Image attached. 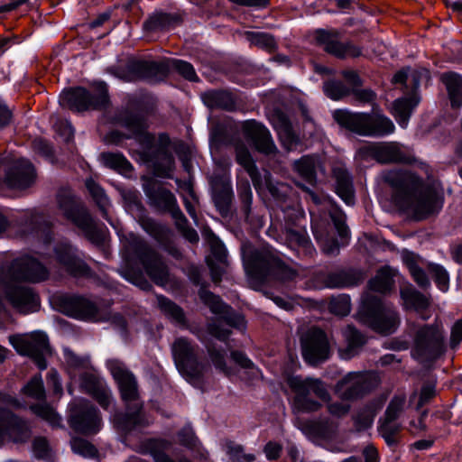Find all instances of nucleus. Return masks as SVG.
<instances>
[{
	"label": "nucleus",
	"mask_w": 462,
	"mask_h": 462,
	"mask_svg": "<svg viewBox=\"0 0 462 462\" xmlns=\"http://www.w3.org/2000/svg\"><path fill=\"white\" fill-rule=\"evenodd\" d=\"M381 177L393 189L396 206L415 220L425 219L443 208V189L437 182L426 185L414 172L405 170L383 171Z\"/></svg>",
	"instance_id": "f257e3e1"
},
{
	"label": "nucleus",
	"mask_w": 462,
	"mask_h": 462,
	"mask_svg": "<svg viewBox=\"0 0 462 462\" xmlns=\"http://www.w3.org/2000/svg\"><path fill=\"white\" fill-rule=\"evenodd\" d=\"M118 122L131 132L126 138H134L144 150L149 160L153 162L154 173L162 178L171 179L175 168V161L170 152L171 140L167 134H160L158 138L146 132L147 124L143 116L123 112Z\"/></svg>",
	"instance_id": "f03ea898"
},
{
	"label": "nucleus",
	"mask_w": 462,
	"mask_h": 462,
	"mask_svg": "<svg viewBox=\"0 0 462 462\" xmlns=\"http://www.w3.org/2000/svg\"><path fill=\"white\" fill-rule=\"evenodd\" d=\"M106 365L118 384L121 398L126 406L125 414L116 413L113 416L115 424L124 431L143 426L145 421L142 414L143 402L135 376L119 360H108Z\"/></svg>",
	"instance_id": "7ed1b4c3"
},
{
	"label": "nucleus",
	"mask_w": 462,
	"mask_h": 462,
	"mask_svg": "<svg viewBox=\"0 0 462 462\" xmlns=\"http://www.w3.org/2000/svg\"><path fill=\"white\" fill-rule=\"evenodd\" d=\"M289 386L294 392L293 407L298 411L311 412L321 408L320 402L311 399L310 394L315 395L327 402V409L330 415L337 418L346 416L351 406L342 402H330V394L326 384L320 379L294 376L289 379Z\"/></svg>",
	"instance_id": "20e7f679"
},
{
	"label": "nucleus",
	"mask_w": 462,
	"mask_h": 462,
	"mask_svg": "<svg viewBox=\"0 0 462 462\" xmlns=\"http://www.w3.org/2000/svg\"><path fill=\"white\" fill-rule=\"evenodd\" d=\"M242 258L245 272L260 281L273 277L282 282H296L298 272L285 264L278 256L266 250L243 246Z\"/></svg>",
	"instance_id": "39448f33"
},
{
	"label": "nucleus",
	"mask_w": 462,
	"mask_h": 462,
	"mask_svg": "<svg viewBox=\"0 0 462 462\" xmlns=\"http://www.w3.org/2000/svg\"><path fill=\"white\" fill-rule=\"evenodd\" d=\"M333 118L342 127L361 136L379 138L395 131L393 122L379 111L353 113L337 109L334 111Z\"/></svg>",
	"instance_id": "423d86ee"
},
{
	"label": "nucleus",
	"mask_w": 462,
	"mask_h": 462,
	"mask_svg": "<svg viewBox=\"0 0 462 462\" xmlns=\"http://www.w3.org/2000/svg\"><path fill=\"white\" fill-rule=\"evenodd\" d=\"M61 312L67 316L92 322L110 321L123 334L126 331V321L120 314H108L98 309L97 304L88 298L79 295H66L60 299Z\"/></svg>",
	"instance_id": "0eeeda50"
},
{
	"label": "nucleus",
	"mask_w": 462,
	"mask_h": 462,
	"mask_svg": "<svg viewBox=\"0 0 462 462\" xmlns=\"http://www.w3.org/2000/svg\"><path fill=\"white\" fill-rule=\"evenodd\" d=\"M124 247L127 261L135 257L143 266L149 277L157 284L163 285L169 278V272L162 257L139 236L130 233Z\"/></svg>",
	"instance_id": "6e6552de"
},
{
	"label": "nucleus",
	"mask_w": 462,
	"mask_h": 462,
	"mask_svg": "<svg viewBox=\"0 0 462 462\" xmlns=\"http://www.w3.org/2000/svg\"><path fill=\"white\" fill-rule=\"evenodd\" d=\"M173 359L180 374L190 384L198 386L210 371V365L199 360L198 346L185 337L177 338L171 347Z\"/></svg>",
	"instance_id": "1a4fd4ad"
},
{
	"label": "nucleus",
	"mask_w": 462,
	"mask_h": 462,
	"mask_svg": "<svg viewBox=\"0 0 462 462\" xmlns=\"http://www.w3.org/2000/svg\"><path fill=\"white\" fill-rule=\"evenodd\" d=\"M173 359L180 374L190 384L198 386L210 371V365L199 360L198 346L185 337L177 338L171 347Z\"/></svg>",
	"instance_id": "9d476101"
},
{
	"label": "nucleus",
	"mask_w": 462,
	"mask_h": 462,
	"mask_svg": "<svg viewBox=\"0 0 462 462\" xmlns=\"http://www.w3.org/2000/svg\"><path fill=\"white\" fill-rule=\"evenodd\" d=\"M360 320L375 332L389 335L393 333L398 325L399 318L395 310L385 304L378 297L365 294L359 310Z\"/></svg>",
	"instance_id": "9b49d317"
},
{
	"label": "nucleus",
	"mask_w": 462,
	"mask_h": 462,
	"mask_svg": "<svg viewBox=\"0 0 462 462\" xmlns=\"http://www.w3.org/2000/svg\"><path fill=\"white\" fill-rule=\"evenodd\" d=\"M443 328L437 325L420 327L413 337L411 356L421 364H428L439 358L445 352Z\"/></svg>",
	"instance_id": "f8f14e48"
},
{
	"label": "nucleus",
	"mask_w": 462,
	"mask_h": 462,
	"mask_svg": "<svg viewBox=\"0 0 462 462\" xmlns=\"http://www.w3.org/2000/svg\"><path fill=\"white\" fill-rule=\"evenodd\" d=\"M58 202L64 216L71 220L95 244L104 241L106 234L103 227L94 222L88 210L70 195H59Z\"/></svg>",
	"instance_id": "ddd939ff"
},
{
	"label": "nucleus",
	"mask_w": 462,
	"mask_h": 462,
	"mask_svg": "<svg viewBox=\"0 0 462 462\" xmlns=\"http://www.w3.org/2000/svg\"><path fill=\"white\" fill-rule=\"evenodd\" d=\"M60 103L76 112L105 107L108 103L107 87L104 83H99L93 91L80 87L63 91L60 97Z\"/></svg>",
	"instance_id": "4468645a"
},
{
	"label": "nucleus",
	"mask_w": 462,
	"mask_h": 462,
	"mask_svg": "<svg viewBox=\"0 0 462 462\" xmlns=\"http://www.w3.org/2000/svg\"><path fill=\"white\" fill-rule=\"evenodd\" d=\"M357 152L364 159L371 158L382 164L415 162L411 151L398 142L369 143L360 147Z\"/></svg>",
	"instance_id": "2eb2a0df"
},
{
	"label": "nucleus",
	"mask_w": 462,
	"mask_h": 462,
	"mask_svg": "<svg viewBox=\"0 0 462 462\" xmlns=\"http://www.w3.org/2000/svg\"><path fill=\"white\" fill-rule=\"evenodd\" d=\"M9 341L19 354L30 356L40 370L47 368L46 356L50 354L51 348L44 332L10 336Z\"/></svg>",
	"instance_id": "dca6fc26"
},
{
	"label": "nucleus",
	"mask_w": 462,
	"mask_h": 462,
	"mask_svg": "<svg viewBox=\"0 0 462 462\" xmlns=\"http://www.w3.org/2000/svg\"><path fill=\"white\" fill-rule=\"evenodd\" d=\"M69 424L84 435L97 433L102 427L99 411L88 400H75L69 406Z\"/></svg>",
	"instance_id": "f3484780"
},
{
	"label": "nucleus",
	"mask_w": 462,
	"mask_h": 462,
	"mask_svg": "<svg viewBox=\"0 0 462 462\" xmlns=\"http://www.w3.org/2000/svg\"><path fill=\"white\" fill-rule=\"evenodd\" d=\"M0 276L14 281L41 282L48 279L49 271L37 259L26 254L13 260L8 273Z\"/></svg>",
	"instance_id": "a211bd4d"
},
{
	"label": "nucleus",
	"mask_w": 462,
	"mask_h": 462,
	"mask_svg": "<svg viewBox=\"0 0 462 462\" xmlns=\"http://www.w3.org/2000/svg\"><path fill=\"white\" fill-rule=\"evenodd\" d=\"M374 376L369 373L350 372L335 385V393L341 401H355L374 386Z\"/></svg>",
	"instance_id": "6ab92c4d"
},
{
	"label": "nucleus",
	"mask_w": 462,
	"mask_h": 462,
	"mask_svg": "<svg viewBox=\"0 0 462 462\" xmlns=\"http://www.w3.org/2000/svg\"><path fill=\"white\" fill-rule=\"evenodd\" d=\"M316 42L326 52L339 58H357L362 55V48L352 42H339V32L336 30L319 29L315 32Z\"/></svg>",
	"instance_id": "aec40b11"
},
{
	"label": "nucleus",
	"mask_w": 462,
	"mask_h": 462,
	"mask_svg": "<svg viewBox=\"0 0 462 462\" xmlns=\"http://www.w3.org/2000/svg\"><path fill=\"white\" fill-rule=\"evenodd\" d=\"M7 278L0 276V291H4L11 305L22 314L35 312L40 308V298L28 286L9 287Z\"/></svg>",
	"instance_id": "412c9836"
},
{
	"label": "nucleus",
	"mask_w": 462,
	"mask_h": 462,
	"mask_svg": "<svg viewBox=\"0 0 462 462\" xmlns=\"http://www.w3.org/2000/svg\"><path fill=\"white\" fill-rule=\"evenodd\" d=\"M301 346L304 359L312 365L329 357L330 346L327 335L319 328H310L302 338Z\"/></svg>",
	"instance_id": "4be33fe9"
},
{
	"label": "nucleus",
	"mask_w": 462,
	"mask_h": 462,
	"mask_svg": "<svg viewBox=\"0 0 462 462\" xmlns=\"http://www.w3.org/2000/svg\"><path fill=\"white\" fill-rule=\"evenodd\" d=\"M329 215L340 237V243L335 239H330L328 236L322 234L313 221L311 228L315 238L321 246L322 251L327 254H336L338 253L340 245L344 246L348 244L349 229L346 225V217L341 211L335 210L330 212Z\"/></svg>",
	"instance_id": "5701e85b"
},
{
	"label": "nucleus",
	"mask_w": 462,
	"mask_h": 462,
	"mask_svg": "<svg viewBox=\"0 0 462 462\" xmlns=\"http://www.w3.org/2000/svg\"><path fill=\"white\" fill-rule=\"evenodd\" d=\"M30 438L28 424L10 411L0 408V446L5 442H25Z\"/></svg>",
	"instance_id": "b1692460"
},
{
	"label": "nucleus",
	"mask_w": 462,
	"mask_h": 462,
	"mask_svg": "<svg viewBox=\"0 0 462 462\" xmlns=\"http://www.w3.org/2000/svg\"><path fill=\"white\" fill-rule=\"evenodd\" d=\"M241 130L245 138L251 142L258 152L266 155L278 152L272 134L263 124L256 120H246L242 123Z\"/></svg>",
	"instance_id": "393cba45"
},
{
	"label": "nucleus",
	"mask_w": 462,
	"mask_h": 462,
	"mask_svg": "<svg viewBox=\"0 0 462 462\" xmlns=\"http://www.w3.org/2000/svg\"><path fill=\"white\" fill-rule=\"evenodd\" d=\"M54 256L59 264H60L71 275L88 276L90 269L81 259L78 251L69 243L62 242L55 245Z\"/></svg>",
	"instance_id": "a878e982"
},
{
	"label": "nucleus",
	"mask_w": 462,
	"mask_h": 462,
	"mask_svg": "<svg viewBox=\"0 0 462 462\" xmlns=\"http://www.w3.org/2000/svg\"><path fill=\"white\" fill-rule=\"evenodd\" d=\"M236 162L246 171L250 176L255 189L266 188L271 192L273 191V186L271 180V173L264 171L262 174L252 158V155L245 144L236 146Z\"/></svg>",
	"instance_id": "bb28decb"
},
{
	"label": "nucleus",
	"mask_w": 462,
	"mask_h": 462,
	"mask_svg": "<svg viewBox=\"0 0 462 462\" xmlns=\"http://www.w3.org/2000/svg\"><path fill=\"white\" fill-rule=\"evenodd\" d=\"M80 386L104 410L109 409L113 402L112 392L103 380L93 374L84 373L80 375Z\"/></svg>",
	"instance_id": "cd10ccee"
},
{
	"label": "nucleus",
	"mask_w": 462,
	"mask_h": 462,
	"mask_svg": "<svg viewBox=\"0 0 462 462\" xmlns=\"http://www.w3.org/2000/svg\"><path fill=\"white\" fill-rule=\"evenodd\" d=\"M35 179L32 164L25 159H19L8 169L5 177V184L12 189H25Z\"/></svg>",
	"instance_id": "c85d7f7f"
},
{
	"label": "nucleus",
	"mask_w": 462,
	"mask_h": 462,
	"mask_svg": "<svg viewBox=\"0 0 462 462\" xmlns=\"http://www.w3.org/2000/svg\"><path fill=\"white\" fill-rule=\"evenodd\" d=\"M269 121L277 132L280 142L284 149L291 151L299 143V137L293 131L288 116L281 110L274 109L268 116Z\"/></svg>",
	"instance_id": "c756f323"
},
{
	"label": "nucleus",
	"mask_w": 462,
	"mask_h": 462,
	"mask_svg": "<svg viewBox=\"0 0 462 462\" xmlns=\"http://www.w3.org/2000/svg\"><path fill=\"white\" fill-rule=\"evenodd\" d=\"M144 192L151 205L158 210L171 213L179 207L174 194L154 181L144 187Z\"/></svg>",
	"instance_id": "7c9ffc66"
},
{
	"label": "nucleus",
	"mask_w": 462,
	"mask_h": 462,
	"mask_svg": "<svg viewBox=\"0 0 462 462\" xmlns=\"http://www.w3.org/2000/svg\"><path fill=\"white\" fill-rule=\"evenodd\" d=\"M383 399L374 400L356 411L352 416L356 431H365L372 427L377 412L383 405Z\"/></svg>",
	"instance_id": "2f4dec72"
},
{
	"label": "nucleus",
	"mask_w": 462,
	"mask_h": 462,
	"mask_svg": "<svg viewBox=\"0 0 462 462\" xmlns=\"http://www.w3.org/2000/svg\"><path fill=\"white\" fill-rule=\"evenodd\" d=\"M333 177L336 181V193L346 205L355 203L353 180L348 171L343 166L333 168Z\"/></svg>",
	"instance_id": "473e14b6"
},
{
	"label": "nucleus",
	"mask_w": 462,
	"mask_h": 462,
	"mask_svg": "<svg viewBox=\"0 0 462 462\" xmlns=\"http://www.w3.org/2000/svg\"><path fill=\"white\" fill-rule=\"evenodd\" d=\"M293 170L309 184L314 186L317 182V172L322 170L319 156L304 155L293 162Z\"/></svg>",
	"instance_id": "72a5a7b5"
},
{
	"label": "nucleus",
	"mask_w": 462,
	"mask_h": 462,
	"mask_svg": "<svg viewBox=\"0 0 462 462\" xmlns=\"http://www.w3.org/2000/svg\"><path fill=\"white\" fill-rule=\"evenodd\" d=\"M419 102V97L413 94L409 97L398 98L393 103L391 113L402 128L407 127L412 110Z\"/></svg>",
	"instance_id": "f704fd0d"
},
{
	"label": "nucleus",
	"mask_w": 462,
	"mask_h": 462,
	"mask_svg": "<svg viewBox=\"0 0 462 462\" xmlns=\"http://www.w3.org/2000/svg\"><path fill=\"white\" fill-rule=\"evenodd\" d=\"M342 335L346 340V346L339 349V356L342 359L347 360L357 355L365 340V337L350 325L346 326L342 330Z\"/></svg>",
	"instance_id": "c9c22d12"
},
{
	"label": "nucleus",
	"mask_w": 462,
	"mask_h": 462,
	"mask_svg": "<svg viewBox=\"0 0 462 462\" xmlns=\"http://www.w3.org/2000/svg\"><path fill=\"white\" fill-rule=\"evenodd\" d=\"M440 79L447 88L451 106L459 108L462 106V77L455 72H446Z\"/></svg>",
	"instance_id": "e433bc0d"
},
{
	"label": "nucleus",
	"mask_w": 462,
	"mask_h": 462,
	"mask_svg": "<svg viewBox=\"0 0 462 462\" xmlns=\"http://www.w3.org/2000/svg\"><path fill=\"white\" fill-rule=\"evenodd\" d=\"M402 259L414 282L421 288L430 286V281L422 267L423 260L412 253L405 254Z\"/></svg>",
	"instance_id": "4c0bfd02"
},
{
	"label": "nucleus",
	"mask_w": 462,
	"mask_h": 462,
	"mask_svg": "<svg viewBox=\"0 0 462 462\" xmlns=\"http://www.w3.org/2000/svg\"><path fill=\"white\" fill-rule=\"evenodd\" d=\"M203 100L211 108H221L227 111H232L236 108V102L232 95L226 91H208L203 95Z\"/></svg>",
	"instance_id": "58836bf2"
},
{
	"label": "nucleus",
	"mask_w": 462,
	"mask_h": 462,
	"mask_svg": "<svg viewBox=\"0 0 462 462\" xmlns=\"http://www.w3.org/2000/svg\"><path fill=\"white\" fill-rule=\"evenodd\" d=\"M402 426L396 420L381 418L379 420L378 433L388 446H395L399 442Z\"/></svg>",
	"instance_id": "ea45409f"
},
{
	"label": "nucleus",
	"mask_w": 462,
	"mask_h": 462,
	"mask_svg": "<svg viewBox=\"0 0 462 462\" xmlns=\"http://www.w3.org/2000/svg\"><path fill=\"white\" fill-rule=\"evenodd\" d=\"M401 297L406 309H413L416 311L426 310L430 304L429 299L412 287L402 289Z\"/></svg>",
	"instance_id": "a19ab883"
},
{
	"label": "nucleus",
	"mask_w": 462,
	"mask_h": 462,
	"mask_svg": "<svg viewBox=\"0 0 462 462\" xmlns=\"http://www.w3.org/2000/svg\"><path fill=\"white\" fill-rule=\"evenodd\" d=\"M359 276L350 271L330 273L326 278V286L328 288H344L356 285Z\"/></svg>",
	"instance_id": "79ce46f5"
},
{
	"label": "nucleus",
	"mask_w": 462,
	"mask_h": 462,
	"mask_svg": "<svg viewBox=\"0 0 462 462\" xmlns=\"http://www.w3.org/2000/svg\"><path fill=\"white\" fill-rule=\"evenodd\" d=\"M393 272L389 267L381 268L369 281V289L373 291L386 293L393 286Z\"/></svg>",
	"instance_id": "37998d69"
},
{
	"label": "nucleus",
	"mask_w": 462,
	"mask_h": 462,
	"mask_svg": "<svg viewBox=\"0 0 462 462\" xmlns=\"http://www.w3.org/2000/svg\"><path fill=\"white\" fill-rule=\"evenodd\" d=\"M86 187L89 191L91 197L95 200L96 204L101 210L103 217L113 226L112 221L108 217V208L110 207V201L106 195L104 189L92 179L86 180Z\"/></svg>",
	"instance_id": "c03bdc74"
},
{
	"label": "nucleus",
	"mask_w": 462,
	"mask_h": 462,
	"mask_svg": "<svg viewBox=\"0 0 462 462\" xmlns=\"http://www.w3.org/2000/svg\"><path fill=\"white\" fill-rule=\"evenodd\" d=\"M86 187L89 191L91 197L95 200L96 204L101 210L103 217L113 226L112 221L108 217V208L110 207V201L106 195L104 189L92 179L86 180Z\"/></svg>",
	"instance_id": "a18cd8bd"
},
{
	"label": "nucleus",
	"mask_w": 462,
	"mask_h": 462,
	"mask_svg": "<svg viewBox=\"0 0 462 462\" xmlns=\"http://www.w3.org/2000/svg\"><path fill=\"white\" fill-rule=\"evenodd\" d=\"M101 159L104 165L113 169L120 173L127 174L133 170L132 164L121 153L117 152H103Z\"/></svg>",
	"instance_id": "49530a36"
},
{
	"label": "nucleus",
	"mask_w": 462,
	"mask_h": 462,
	"mask_svg": "<svg viewBox=\"0 0 462 462\" xmlns=\"http://www.w3.org/2000/svg\"><path fill=\"white\" fill-rule=\"evenodd\" d=\"M206 348L215 368L226 375H230L231 369L226 365V351L221 347H217L213 343L207 344Z\"/></svg>",
	"instance_id": "de8ad7c7"
},
{
	"label": "nucleus",
	"mask_w": 462,
	"mask_h": 462,
	"mask_svg": "<svg viewBox=\"0 0 462 462\" xmlns=\"http://www.w3.org/2000/svg\"><path fill=\"white\" fill-rule=\"evenodd\" d=\"M171 215L175 221L176 227L182 236L190 243H197L199 241V235L194 228L189 226L188 219L181 212L180 207L175 208V209L171 212Z\"/></svg>",
	"instance_id": "09e8293b"
},
{
	"label": "nucleus",
	"mask_w": 462,
	"mask_h": 462,
	"mask_svg": "<svg viewBox=\"0 0 462 462\" xmlns=\"http://www.w3.org/2000/svg\"><path fill=\"white\" fill-rule=\"evenodd\" d=\"M158 304L161 310L175 323L179 325L186 324L185 315L182 309L174 302L163 296H160L158 297Z\"/></svg>",
	"instance_id": "8fccbe9b"
},
{
	"label": "nucleus",
	"mask_w": 462,
	"mask_h": 462,
	"mask_svg": "<svg viewBox=\"0 0 462 462\" xmlns=\"http://www.w3.org/2000/svg\"><path fill=\"white\" fill-rule=\"evenodd\" d=\"M245 37L250 44L265 50L269 52L273 51L276 48L275 40L269 33L262 32H246Z\"/></svg>",
	"instance_id": "3c124183"
},
{
	"label": "nucleus",
	"mask_w": 462,
	"mask_h": 462,
	"mask_svg": "<svg viewBox=\"0 0 462 462\" xmlns=\"http://www.w3.org/2000/svg\"><path fill=\"white\" fill-rule=\"evenodd\" d=\"M199 295L200 300L210 309L213 313L224 314L227 313L229 307L226 305L221 299L208 291L205 287H201Z\"/></svg>",
	"instance_id": "603ef678"
},
{
	"label": "nucleus",
	"mask_w": 462,
	"mask_h": 462,
	"mask_svg": "<svg viewBox=\"0 0 462 462\" xmlns=\"http://www.w3.org/2000/svg\"><path fill=\"white\" fill-rule=\"evenodd\" d=\"M406 408V395L404 393L395 394L390 401L383 417L397 420Z\"/></svg>",
	"instance_id": "864d4df0"
},
{
	"label": "nucleus",
	"mask_w": 462,
	"mask_h": 462,
	"mask_svg": "<svg viewBox=\"0 0 462 462\" xmlns=\"http://www.w3.org/2000/svg\"><path fill=\"white\" fill-rule=\"evenodd\" d=\"M31 410L52 427H59L60 425L61 417L50 405L46 403L34 404L31 406Z\"/></svg>",
	"instance_id": "5fc2aeb1"
},
{
	"label": "nucleus",
	"mask_w": 462,
	"mask_h": 462,
	"mask_svg": "<svg viewBox=\"0 0 462 462\" xmlns=\"http://www.w3.org/2000/svg\"><path fill=\"white\" fill-rule=\"evenodd\" d=\"M22 393L35 400L45 399V389L41 374L33 376L22 389Z\"/></svg>",
	"instance_id": "6e6d98bb"
},
{
	"label": "nucleus",
	"mask_w": 462,
	"mask_h": 462,
	"mask_svg": "<svg viewBox=\"0 0 462 462\" xmlns=\"http://www.w3.org/2000/svg\"><path fill=\"white\" fill-rule=\"evenodd\" d=\"M323 90L326 96L333 100H339L350 94V88L343 82L337 80L325 82Z\"/></svg>",
	"instance_id": "4d7b16f0"
},
{
	"label": "nucleus",
	"mask_w": 462,
	"mask_h": 462,
	"mask_svg": "<svg viewBox=\"0 0 462 462\" xmlns=\"http://www.w3.org/2000/svg\"><path fill=\"white\" fill-rule=\"evenodd\" d=\"M328 310L337 316H346L351 310L350 298L347 295L333 297L328 303Z\"/></svg>",
	"instance_id": "13d9d810"
},
{
	"label": "nucleus",
	"mask_w": 462,
	"mask_h": 462,
	"mask_svg": "<svg viewBox=\"0 0 462 462\" xmlns=\"http://www.w3.org/2000/svg\"><path fill=\"white\" fill-rule=\"evenodd\" d=\"M32 453L35 458L50 461L52 458V450L48 440L43 437H37L32 442Z\"/></svg>",
	"instance_id": "bf43d9fd"
},
{
	"label": "nucleus",
	"mask_w": 462,
	"mask_h": 462,
	"mask_svg": "<svg viewBox=\"0 0 462 462\" xmlns=\"http://www.w3.org/2000/svg\"><path fill=\"white\" fill-rule=\"evenodd\" d=\"M71 448L74 453L85 457H94L97 454L94 445L80 438H75L71 440Z\"/></svg>",
	"instance_id": "052dcab7"
},
{
	"label": "nucleus",
	"mask_w": 462,
	"mask_h": 462,
	"mask_svg": "<svg viewBox=\"0 0 462 462\" xmlns=\"http://www.w3.org/2000/svg\"><path fill=\"white\" fill-rule=\"evenodd\" d=\"M429 271L431 273L438 288L443 292L448 291L449 277L447 271L439 264H429Z\"/></svg>",
	"instance_id": "680f3d73"
},
{
	"label": "nucleus",
	"mask_w": 462,
	"mask_h": 462,
	"mask_svg": "<svg viewBox=\"0 0 462 462\" xmlns=\"http://www.w3.org/2000/svg\"><path fill=\"white\" fill-rule=\"evenodd\" d=\"M209 245L212 256L221 265H227V253L223 243L212 235L209 237Z\"/></svg>",
	"instance_id": "e2e57ef3"
},
{
	"label": "nucleus",
	"mask_w": 462,
	"mask_h": 462,
	"mask_svg": "<svg viewBox=\"0 0 462 462\" xmlns=\"http://www.w3.org/2000/svg\"><path fill=\"white\" fill-rule=\"evenodd\" d=\"M142 226L157 241H162L168 233V228L150 218L143 219L142 221Z\"/></svg>",
	"instance_id": "0e129e2a"
},
{
	"label": "nucleus",
	"mask_w": 462,
	"mask_h": 462,
	"mask_svg": "<svg viewBox=\"0 0 462 462\" xmlns=\"http://www.w3.org/2000/svg\"><path fill=\"white\" fill-rule=\"evenodd\" d=\"M142 226L157 241H162L168 233V228L150 218L143 219L142 221Z\"/></svg>",
	"instance_id": "69168bd1"
},
{
	"label": "nucleus",
	"mask_w": 462,
	"mask_h": 462,
	"mask_svg": "<svg viewBox=\"0 0 462 462\" xmlns=\"http://www.w3.org/2000/svg\"><path fill=\"white\" fill-rule=\"evenodd\" d=\"M227 455L234 462H252L255 459L252 454H245L242 446L233 442H227L226 445Z\"/></svg>",
	"instance_id": "338daca9"
},
{
	"label": "nucleus",
	"mask_w": 462,
	"mask_h": 462,
	"mask_svg": "<svg viewBox=\"0 0 462 462\" xmlns=\"http://www.w3.org/2000/svg\"><path fill=\"white\" fill-rule=\"evenodd\" d=\"M139 67L147 77L162 78L167 73V67L162 62L144 61L140 63Z\"/></svg>",
	"instance_id": "774afa93"
}]
</instances>
